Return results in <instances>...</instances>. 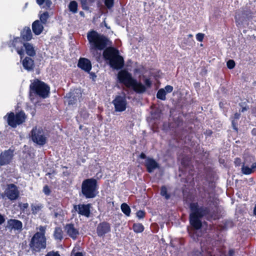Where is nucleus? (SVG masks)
<instances>
[{
	"mask_svg": "<svg viewBox=\"0 0 256 256\" xmlns=\"http://www.w3.org/2000/svg\"><path fill=\"white\" fill-rule=\"evenodd\" d=\"M212 202L214 205V208L211 210L208 206L200 207L198 202L190 203V223L194 230H198L202 228L201 218L204 217H206L208 220H215L220 218V214L217 204H214V201H212Z\"/></svg>",
	"mask_w": 256,
	"mask_h": 256,
	"instance_id": "1",
	"label": "nucleus"
},
{
	"mask_svg": "<svg viewBox=\"0 0 256 256\" xmlns=\"http://www.w3.org/2000/svg\"><path fill=\"white\" fill-rule=\"evenodd\" d=\"M87 39L90 44V52L94 56L98 54V50L104 51L109 45L108 38L94 30H90L87 33Z\"/></svg>",
	"mask_w": 256,
	"mask_h": 256,
	"instance_id": "2",
	"label": "nucleus"
},
{
	"mask_svg": "<svg viewBox=\"0 0 256 256\" xmlns=\"http://www.w3.org/2000/svg\"><path fill=\"white\" fill-rule=\"evenodd\" d=\"M36 229H38L39 232L33 235L29 244L30 248L34 254L39 252L46 247V226H40Z\"/></svg>",
	"mask_w": 256,
	"mask_h": 256,
	"instance_id": "3",
	"label": "nucleus"
},
{
	"mask_svg": "<svg viewBox=\"0 0 256 256\" xmlns=\"http://www.w3.org/2000/svg\"><path fill=\"white\" fill-rule=\"evenodd\" d=\"M103 56L108 60L110 67L115 70H120L124 66V60L120 55L119 51L114 47H108L103 52Z\"/></svg>",
	"mask_w": 256,
	"mask_h": 256,
	"instance_id": "4",
	"label": "nucleus"
},
{
	"mask_svg": "<svg viewBox=\"0 0 256 256\" xmlns=\"http://www.w3.org/2000/svg\"><path fill=\"white\" fill-rule=\"evenodd\" d=\"M50 94V87L44 82L36 79L30 84V97L32 100L34 99L36 96L46 98L49 97Z\"/></svg>",
	"mask_w": 256,
	"mask_h": 256,
	"instance_id": "5",
	"label": "nucleus"
},
{
	"mask_svg": "<svg viewBox=\"0 0 256 256\" xmlns=\"http://www.w3.org/2000/svg\"><path fill=\"white\" fill-rule=\"evenodd\" d=\"M98 181L94 178H86L82 184V193L86 198H94L98 194Z\"/></svg>",
	"mask_w": 256,
	"mask_h": 256,
	"instance_id": "6",
	"label": "nucleus"
},
{
	"mask_svg": "<svg viewBox=\"0 0 256 256\" xmlns=\"http://www.w3.org/2000/svg\"><path fill=\"white\" fill-rule=\"evenodd\" d=\"M30 133L31 139L34 142L40 146H43L46 143L47 138L42 128L35 126L32 128Z\"/></svg>",
	"mask_w": 256,
	"mask_h": 256,
	"instance_id": "7",
	"label": "nucleus"
},
{
	"mask_svg": "<svg viewBox=\"0 0 256 256\" xmlns=\"http://www.w3.org/2000/svg\"><path fill=\"white\" fill-rule=\"evenodd\" d=\"M17 53L20 55V60L26 55L30 57H34L36 56V49L33 44L28 42H24L20 49L17 50Z\"/></svg>",
	"mask_w": 256,
	"mask_h": 256,
	"instance_id": "8",
	"label": "nucleus"
},
{
	"mask_svg": "<svg viewBox=\"0 0 256 256\" xmlns=\"http://www.w3.org/2000/svg\"><path fill=\"white\" fill-rule=\"evenodd\" d=\"M118 78L120 83L124 84L127 88H130V86L134 80L132 74L126 70H121L118 72Z\"/></svg>",
	"mask_w": 256,
	"mask_h": 256,
	"instance_id": "9",
	"label": "nucleus"
},
{
	"mask_svg": "<svg viewBox=\"0 0 256 256\" xmlns=\"http://www.w3.org/2000/svg\"><path fill=\"white\" fill-rule=\"evenodd\" d=\"M144 85L140 82H138L135 79L132 84V87L133 90L137 94H143L146 92V88H150L152 86V82L150 78H146L144 80Z\"/></svg>",
	"mask_w": 256,
	"mask_h": 256,
	"instance_id": "10",
	"label": "nucleus"
},
{
	"mask_svg": "<svg viewBox=\"0 0 256 256\" xmlns=\"http://www.w3.org/2000/svg\"><path fill=\"white\" fill-rule=\"evenodd\" d=\"M116 112H122L126 108L127 101L125 94L123 93L122 96H116L112 101Z\"/></svg>",
	"mask_w": 256,
	"mask_h": 256,
	"instance_id": "11",
	"label": "nucleus"
},
{
	"mask_svg": "<svg viewBox=\"0 0 256 256\" xmlns=\"http://www.w3.org/2000/svg\"><path fill=\"white\" fill-rule=\"evenodd\" d=\"M91 208L90 204H78L74 206V210L76 211L80 215L89 218L91 214Z\"/></svg>",
	"mask_w": 256,
	"mask_h": 256,
	"instance_id": "12",
	"label": "nucleus"
},
{
	"mask_svg": "<svg viewBox=\"0 0 256 256\" xmlns=\"http://www.w3.org/2000/svg\"><path fill=\"white\" fill-rule=\"evenodd\" d=\"M3 196H5L6 200H8L12 202L16 200V184H7Z\"/></svg>",
	"mask_w": 256,
	"mask_h": 256,
	"instance_id": "13",
	"label": "nucleus"
},
{
	"mask_svg": "<svg viewBox=\"0 0 256 256\" xmlns=\"http://www.w3.org/2000/svg\"><path fill=\"white\" fill-rule=\"evenodd\" d=\"M64 230L67 235L74 240H76L80 235L79 229L75 227L73 222L66 224Z\"/></svg>",
	"mask_w": 256,
	"mask_h": 256,
	"instance_id": "14",
	"label": "nucleus"
},
{
	"mask_svg": "<svg viewBox=\"0 0 256 256\" xmlns=\"http://www.w3.org/2000/svg\"><path fill=\"white\" fill-rule=\"evenodd\" d=\"M111 230V226L110 223L106 222H100L97 226L96 232L97 236L100 238H104L106 234Z\"/></svg>",
	"mask_w": 256,
	"mask_h": 256,
	"instance_id": "15",
	"label": "nucleus"
},
{
	"mask_svg": "<svg viewBox=\"0 0 256 256\" xmlns=\"http://www.w3.org/2000/svg\"><path fill=\"white\" fill-rule=\"evenodd\" d=\"M14 150L9 148L4 150L0 154V166H6L9 164L14 156Z\"/></svg>",
	"mask_w": 256,
	"mask_h": 256,
	"instance_id": "16",
	"label": "nucleus"
},
{
	"mask_svg": "<svg viewBox=\"0 0 256 256\" xmlns=\"http://www.w3.org/2000/svg\"><path fill=\"white\" fill-rule=\"evenodd\" d=\"M144 165L148 173H152L155 170L160 168L158 163L153 158L149 157L146 160Z\"/></svg>",
	"mask_w": 256,
	"mask_h": 256,
	"instance_id": "17",
	"label": "nucleus"
},
{
	"mask_svg": "<svg viewBox=\"0 0 256 256\" xmlns=\"http://www.w3.org/2000/svg\"><path fill=\"white\" fill-rule=\"evenodd\" d=\"M16 113L10 112L4 116V119L6 122L8 126L12 128H16V106H14Z\"/></svg>",
	"mask_w": 256,
	"mask_h": 256,
	"instance_id": "18",
	"label": "nucleus"
},
{
	"mask_svg": "<svg viewBox=\"0 0 256 256\" xmlns=\"http://www.w3.org/2000/svg\"><path fill=\"white\" fill-rule=\"evenodd\" d=\"M20 38L24 42H29L32 38V34L30 26H24L21 30Z\"/></svg>",
	"mask_w": 256,
	"mask_h": 256,
	"instance_id": "19",
	"label": "nucleus"
},
{
	"mask_svg": "<svg viewBox=\"0 0 256 256\" xmlns=\"http://www.w3.org/2000/svg\"><path fill=\"white\" fill-rule=\"evenodd\" d=\"M78 66L88 72H90L92 68L90 61L88 59L84 58H80Z\"/></svg>",
	"mask_w": 256,
	"mask_h": 256,
	"instance_id": "20",
	"label": "nucleus"
},
{
	"mask_svg": "<svg viewBox=\"0 0 256 256\" xmlns=\"http://www.w3.org/2000/svg\"><path fill=\"white\" fill-rule=\"evenodd\" d=\"M32 58V57L24 56L22 60H20L24 68L28 71L33 70L34 67V60Z\"/></svg>",
	"mask_w": 256,
	"mask_h": 256,
	"instance_id": "21",
	"label": "nucleus"
},
{
	"mask_svg": "<svg viewBox=\"0 0 256 256\" xmlns=\"http://www.w3.org/2000/svg\"><path fill=\"white\" fill-rule=\"evenodd\" d=\"M32 28L34 34L36 36H38L44 30L43 24L39 20H36L32 22Z\"/></svg>",
	"mask_w": 256,
	"mask_h": 256,
	"instance_id": "22",
	"label": "nucleus"
},
{
	"mask_svg": "<svg viewBox=\"0 0 256 256\" xmlns=\"http://www.w3.org/2000/svg\"><path fill=\"white\" fill-rule=\"evenodd\" d=\"M248 16V14L246 11H243L240 14L236 16L235 20L237 26H240L244 22L246 21Z\"/></svg>",
	"mask_w": 256,
	"mask_h": 256,
	"instance_id": "23",
	"label": "nucleus"
},
{
	"mask_svg": "<svg viewBox=\"0 0 256 256\" xmlns=\"http://www.w3.org/2000/svg\"><path fill=\"white\" fill-rule=\"evenodd\" d=\"M81 96L82 94L80 93L79 94H76V93L74 92H69L68 96V104L73 105L76 104Z\"/></svg>",
	"mask_w": 256,
	"mask_h": 256,
	"instance_id": "24",
	"label": "nucleus"
},
{
	"mask_svg": "<svg viewBox=\"0 0 256 256\" xmlns=\"http://www.w3.org/2000/svg\"><path fill=\"white\" fill-rule=\"evenodd\" d=\"M240 118V114L238 112H236L233 116L230 117L232 128L236 132H238V120Z\"/></svg>",
	"mask_w": 256,
	"mask_h": 256,
	"instance_id": "25",
	"label": "nucleus"
},
{
	"mask_svg": "<svg viewBox=\"0 0 256 256\" xmlns=\"http://www.w3.org/2000/svg\"><path fill=\"white\" fill-rule=\"evenodd\" d=\"M7 46L11 48L12 52H13V48L16 50V36H14L12 40L6 42H2L0 48L2 49Z\"/></svg>",
	"mask_w": 256,
	"mask_h": 256,
	"instance_id": "26",
	"label": "nucleus"
},
{
	"mask_svg": "<svg viewBox=\"0 0 256 256\" xmlns=\"http://www.w3.org/2000/svg\"><path fill=\"white\" fill-rule=\"evenodd\" d=\"M63 231L60 227L55 228L53 236L56 240L61 241L63 239Z\"/></svg>",
	"mask_w": 256,
	"mask_h": 256,
	"instance_id": "27",
	"label": "nucleus"
},
{
	"mask_svg": "<svg viewBox=\"0 0 256 256\" xmlns=\"http://www.w3.org/2000/svg\"><path fill=\"white\" fill-rule=\"evenodd\" d=\"M5 229L8 230L10 231L12 230H16V219H8L7 220L6 224L5 226Z\"/></svg>",
	"mask_w": 256,
	"mask_h": 256,
	"instance_id": "28",
	"label": "nucleus"
},
{
	"mask_svg": "<svg viewBox=\"0 0 256 256\" xmlns=\"http://www.w3.org/2000/svg\"><path fill=\"white\" fill-rule=\"evenodd\" d=\"M37 4L40 6H42V8L46 10H48L50 8L52 5V2L51 0H36Z\"/></svg>",
	"mask_w": 256,
	"mask_h": 256,
	"instance_id": "29",
	"label": "nucleus"
},
{
	"mask_svg": "<svg viewBox=\"0 0 256 256\" xmlns=\"http://www.w3.org/2000/svg\"><path fill=\"white\" fill-rule=\"evenodd\" d=\"M26 116L23 111L17 112V125L24 123L26 120Z\"/></svg>",
	"mask_w": 256,
	"mask_h": 256,
	"instance_id": "30",
	"label": "nucleus"
},
{
	"mask_svg": "<svg viewBox=\"0 0 256 256\" xmlns=\"http://www.w3.org/2000/svg\"><path fill=\"white\" fill-rule=\"evenodd\" d=\"M40 22L43 24L46 25L48 22V20L50 18L49 13L48 12H42V14H39Z\"/></svg>",
	"mask_w": 256,
	"mask_h": 256,
	"instance_id": "31",
	"label": "nucleus"
},
{
	"mask_svg": "<svg viewBox=\"0 0 256 256\" xmlns=\"http://www.w3.org/2000/svg\"><path fill=\"white\" fill-rule=\"evenodd\" d=\"M43 208V206L41 204H31V210L32 214L34 215H36L38 212L42 208Z\"/></svg>",
	"mask_w": 256,
	"mask_h": 256,
	"instance_id": "32",
	"label": "nucleus"
},
{
	"mask_svg": "<svg viewBox=\"0 0 256 256\" xmlns=\"http://www.w3.org/2000/svg\"><path fill=\"white\" fill-rule=\"evenodd\" d=\"M133 230L136 233L142 232L144 230V226L140 223H134L132 226Z\"/></svg>",
	"mask_w": 256,
	"mask_h": 256,
	"instance_id": "33",
	"label": "nucleus"
},
{
	"mask_svg": "<svg viewBox=\"0 0 256 256\" xmlns=\"http://www.w3.org/2000/svg\"><path fill=\"white\" fill-rule=\"evenodd\" d=\"M78 3L75 0L71 1L68 4V9L73 14H76L78 12Z\"/></svg>",
	"mask_w": 256,
	"mask_h": 256,
	"instance_id": "34",
	"label": "nucleus"
},
{
	"mask_svg": "<svg viewBox=\"0 0 256 256\" xmlns=\"http://www.w3.org/2000/svg\"><path fill=\"white\" fill-rule=\"evenodd\" d=\"M18 206L20 208V210H21V214H28L29 213V210L28 209V203H22V202H18Z\"/></svg>",
	"mask_w": 256,
	"mask_h": 256,
	"instance_id": "35",
	"label": "nucleus"
},
{
	"mask_svg": "<svg viewBox=\"0 0 256 256\" xmlns=\"http://www.w3.org/2000/svg\"><path fill=\"white\" fill-rule=\"evenodd\" d=\"M121 210L122 212L126 216H130L131 212L130 207L126 203H123L121 205Z\"/></svg>",
	"mask_w": 256,
	"mask_h": 256,
	"instance_id": "36",
	"label": "nucleus"
},
{
	"mask_svg": "<svg viewBox=\"0 0 256 256\" xmlns=\"http://www.w3.org/2000/svg\"><path fill=\"white\" fill-rule=\"evenodd\" d=\"M160 195L168 200L170 198V195L168 192L167 188L165 186H162L160 188Z\"/></svg>",
	"mask_w": 256,
	"mask_h": 256,
	"instance_id": "37",
	"label": "nucleus"
},
{
	"mask_svg": "<svg viewBox=\"0 0 256 256\" xmlns=\"http://www.w3.org/2000/svg\"><path fill=\"white\" fill-rule=\"evenodd\" d=\"M166 92L163 88L160 89L156 94V98L162 100H164L166 99Z\"/></svg>",
	"mask_w": 256,
	"mask_h": 256,
	"instance_id": "38",
	"label": "nucleus"
},
{
	"mask_svg": "<svg viewBox=\"0 0 256 256\" xmlns=\"http://www.w3.org/2000/svg\"><path fill=\"white\" fill-rule=\"evenodd\" d=\"M248 101L244 102H241L239 103V106L241 107V109L240 110V112H244L249 110V106L247 104Z\"/></svg>",
	"mask_w": 256,
	"mask_h": 256,
	"instance_id": "39",
	"label": "nucleus"
},
{
	"mask_svg": "<svg viewBox=\"0 0 256 256\" xmlns=\"http://www.w3.org/2000/svg\"><path fill=\"white\" fill-rule=\"evenodd\" d=\"M104 4L108 9L110 10L114 6V0H104Z\"/></svg>",
	"mask_w": 256,
	"mask_h": 256,
	"instance_id": "40",
	"label": "nucleus"
},
{
	"mask_svg": "<svg viewBox=\"0 0 256 256\" xmlns=\"http://www.w3.org/2000/svg\"><path fill=\"white\" fill-rule=\"evenodd\" d=\"M242 172L244 174H250L252 172V170L248 166H243L242 168Z\"/></svg>",
	"mask_w": 256,
	"mask_h": 256,
	"instance_id": "41",
	"label": "nucleus"
},
{
	"mask_svg": "<svg viewBox=\"0 0 256 256\" xmlns=\"http://www.w3.org/2000/svg\"><path fill=\"white\" fill-rule=\"evenodd\" d=\"M226 66L228 68L231 70L234 68L236 64L233 60H230L227 62Z\"/></svg>",
	"mask_w": 256,
	"mask_h": 256,
	"instance_id": "42",
	"label": "nucleus"
},
{
	"mask_svg": "<svg viewBox=\"0 0 256 256\" xmlns=\"http://www.w3.org/2000/svg\"><path fill=\"white\" fill-rule=\"evenodd\" d=\"M42 191L46 196H49L51 193V190L48 185L44 186Z\"/></svg>",
	"mask_w": 256,
	"mask_h": 256,
	"instance_id": "43",
	"label": "nucleus"
},
{
	"mask_svg": "<svg viewBox=\"0 0 256 256\" xmlns=\"http://www.w3.org/2000/svg\"><path fill=\"white\" fill-rule=\"evenodd\" d=\"M136 216L138 218H144L146 215V212L144 210H140L136 212Z\"/></svg>",
	"mask_w": 256,
	"mask_h": 256,
	"instance_id": "44",
	"label": "nucleus"
},
{
	"mask_svg": "<svg viewBox=\"0 0 256 256\" xmlns=\"http://www.w3.org/2000/svg\"><path fill=\"white\" fill-rule=\"evenodd\" d=\"M45 256H60L58 251H50L48 252Z\"/></svg>",
	"mask_w": 256,
	"mask_h": 256,
	"instance_id": "45",
	"label": "nucleus"
},
{
	"mask_svg": "<svg viewBox=\"0 0 256 256\" xmlns=\"http://www.w3.org/2000/svg\"><path fill=\"white\" fill-rule=\"evenodd\" d=\"M204 34L202 33H198L196 35V38L198 41L200 42H202L204 40Z\"/></svg>",
	"mask_w": 256,
	"mask_h": 256,
	"instance_id": "46",
	"label": "nucleus"
},
{
	"mask_svg": "<svg viewBox=\"0 0 256 256\" xmlns=\"http://www.w3.org/2000/svg\"><path fill=\"white\" fill-rule=\"evenodd\" d=\"M6 219V216L0 212V226L5 223Z\"/></svg>",
	"mask_w": 256,
	"mask_h": 256,
	"instance_id": "47",
	"label": "nucleus"
},
{
	"mask_svg": "<svg viewBox=\"0 0 256 256\" xmlns=\"http://www.w3.org/2000/svg\"><path fill=\"white\" fill-rule=\"evenodd\" d=\"M165 91L166 92V93H170L172 92L174 88L172 86L170 85H167L165 86L164 89Z\"/></svg>",
	"mask_w": 256,
	"mask_h": 256,
	"instance_id": "48",
	"label": "nucleus"
},
{
	"mask_svg": "<svg viewBox=\"0 0 256 256\" xmlns=\"http://www.w3.org/2000/svg\"><path fill=\"white\" fill-rule=\"evenodd\" d=\"M52 212H58L64 214V211L60 207H56L54 209Z\"/></svg>",
	"mask_w": 256,
	"mask_h": 256,
	"instance_id": "49",
	"label": "nucleus"
},
{
	"mask_svg": "<svg viewBox=\"0 0 256 256\" xmlns=\"http://www.w3.org/2000/svg\"><path fill=\"white\" fill-rule=\"evenodd\" d=\"M70 256H84V254L82 252H78L74 253V250H72Z\"/></svg>",
	"mask_w": 256,
	"mask_h": 256,
	"instance_id": "50",
	"label": "nucleus"
},
{
	"mask_svg": "<svg viewBox=\"0 0 256 256\" xmlns=\"http://www.w3.org/2000/svg\"><path fill=\"white\" fill-rule=\"evenodd\" d=\"M22 224L20 220H17V231H21L22 230Z\"/></svg>",
	"mask_w": 256,
	"mask_h": 256,
	"instance_id": "51",
	"label": "nucleus"
},
{
	"mask_svg": "<svg viewBox=\"0 0 256 256\" xmlns=\"http://www.w3.org/2000/svg\"><path fill=\"white\" fill-rule=\"evenodd\" d=\"M193 256H202V254L200 251L198 250H194L193 252Z\"/></svg>",
	"mask_w": 256,
	"mask_h": 256,
	"instance_id": "52",
	"label": "nucleus"
},
{
	"mask_svg": "<svg viewBox=\"0 0 256 256\" xmlns=\"http://www.w3.org/2000/svg\"><path fill=\"white\" fill-rule=\"evenodd\" d=\"M52 214H53V217L54 218H56L58 217H60V216H62V217L63 216H64V214H60V213H58V212H52Z\"/></svg>",
	"mask_w": 256,
	"mask_h": 256,
	"instance_id": "53",
	"label": "nucleus"
},
{
	"mask_svg": "<svg viewBox=\"0 0 256 256\" xmlns=\"http://www.w3.org/2000/svg\"><path fill=\"white\" fill-rule=\"evenodd\" d=\"M82 6L83 9L86 10L88 9V7L86 6V0H82L81 2Z\"/></svg>",
	"mask_w": 256,
	"mask_h": 256,
	"instance_id": "54",
	"label": "nucleus"
},
{
	"mask_svg": "<svg viewBox=\"0 0 256 256\" xmlns=\"http://www.w3.org/2000/svg\"><path fill=\"white\" fill-rule=\"evenodd\" d=\"M140 158L142 159H146V158H148L146 156V155L144 153V152H141L140 155Z\"/></svg>",
	"mask_w": 256,
	"mask_h": 256,
	"instance_id": "55",
	"label": "nucleus"
},
{
	"mask_svg": "<svg viewBox=\"0 0 256 256\" xmlns=\"http://www.w3.org/2000/svg\"><path fill=\"white\" fill-rule=\"evenodd\" d=\"M234 250L232 249H230L228 251L229 256H234Z\"/></svg>",
	"mask_w": 256,
	"mask_h": 256,
	"instance_id": "56",
	"label": "nucleus"
},
{
	"mask_svg": "<svg viewBox=\"0 0 256 256\" xmlns=\"http://www.w3.org/2000/svg\"><path fill=\"white\" fill-rule=\"evenodd\" d=\"M4 192L1 193L0 192V198H2V200H6L5 196H3Z\"/></svg>",
	"mask_w": 256,
	"mask_h": 256,
	"instance_id": "57",
	"label": "nucleus"
},
{
	"mask_svg": "<svg viewBox=\"0 0 256 256\" xmlns=\"http://www.w3.org/2000/svg\"><path fill=\"white\" fill-rule=\"evenodd\" d=\"M252 113L256 116V108H254L252 109Z\"/></svg>",
	"mask_w": 256,
	"mask_h": 256,
	"instance_id": "58",
	"label": "nucleus"
},
{
	"mask_svg": "<svg viewBox=\"0 0 256 256\" xmlns=\"http://www.w3.org/2000/svg\"><path fill=\"white\" fill-rule=\"evenodd\" d=\"M182 164L183 165V166H186V162H185V159L184 158H183L182 160Z\"/></svg>",
	"mask_w": 256,
	"mask_h": 256,
	"instance_id": "59",
	"label": "nucleus"
},
{
	"mask_svg": "<svg viewBox=\"0 0 256 256\" xmlns=\"http://www.w3.org/2000/svg\"><path fill=\"white\" fill-rule=\"evenodd\" d=\"M254 215L256 216V204L254 206V211H253Z\"/></svg>",
	"mask_w": 256,
	"mask_h": 256,
	"instance_id": "60",
	"label": "nucleus"
},
{
	"mask_svg": "<svg viewBox=\"0 0 256 256\" xmlns=\"http://www.w3.org/2000/svg\"><path fill=\"white\" fill-rule=\"evenodd\" d=\"M206 133L208 135L210 136L212 134V131L211 130H206Z\"/></svg>",
	"mask_w": 256,
	"mask_h": 256,
	"instance_id": "61",
	"label": "nucleus"
},
{
	"mask_svg": "<svg viewBox=\"0 0 256 256\" xmlns=\"http://www.w3.org/2000/svg\"><path fill=\"white\" fill-rule=\"evenodd\" d=\"M16 196H17V199H18V196H19V192H18V190H17V195H16Z\"/></svg>",
	"mask_w": 256,
	"mask_h": 256,
	"instance_id": "62",
	"label": "nucleus"
},
{
	"mask_svg": "<svg viewBox=\"0 0 256 256\" xmlns=\"http://www.w3.org/2000/svg\"><path fill=\"white\" fill-rule=\"evenodd\" d=\"M237 160L240 161V158H236V162H236Z\"/></svg>",
	"mask_w": 256,
	"mask_h": 256,
	"instance_id": "63",
	"label": "nucleus"
},
{
	"mask_svg": "<svg viewBox=\"0 0 256 256\" xmlns=\"http://www.w3.org/2000/svg\"><path fill=\"white\" fill-rule=\"evenodd\" d=\"M82 125H80L79 127V128L80 130H82Z\"/></svg>",
	"mask_w": 256,
	"mask_h": 256,
	"instance_id": "64",
	"label": "nucleus"
}]
</instances>
